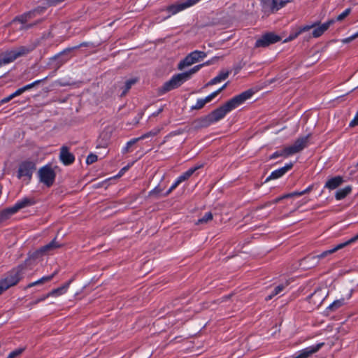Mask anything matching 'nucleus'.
<instances>
[{
  "mask_svg": "<svg viewBox=\"0 0 358 358\" xmlns=\"http://www.w3.org/2000/svg\"><path fill=\"white\" fill-rule=\"evenodd\" d=\"M44 8H37L15 18L10 24L8 32L10 40L15 41L24 30L31 28L40 22L39 20H33L38 15L43 11Z\"/></svg>",
  "mask_w": 358,
  "mask_h": 358,
  "instance_id": "f257e3e1",
  "label": "nucleus"
},
{
  "mask_svg": "<svg viewBox=\"0 0 358 358\" xmlns=\"http://www.w3.org/2000/svg\"><path fill=\"white\" fill-rule=\"evenodd\" d=\"M252 94L253 92L251 90L245 91L240 94L235 96L220 107L213 110L209 114L210 115L214 123L223 119L228 113L236 108L246 100L250 99Z\"/></svg>",
  "mask_w": 358,
  "mask_h": 358,
  "instance_id": "f03ea898",
  "label": "nucleus"
},
{
  "mask_svg": "<svg viewBox=\"0 0 358 358\" xmlns=\"http://www.w3.org/2000/svg\"><path fill=\"white\" fill-rule=\"evenodd\" d=\"M23 268L22 266H19L9 271L3 278L0 280V294L20 281L22 277Z\"/></svg>",
  "mask_w": 358,
  "mask_h": 358,
  "instance_id": "7ed1b4c3",
  "label": "nucleus"
},
{
  "mask_svg": "<svg viewBox=\"0 0 358 358\" xmlns=\"http://www.w3.org/2000/svg\"><path fill=\"white\" fill-rule=\"evenodd\" d=\"M36 170V164L33 161L25 160L19 164L17 177L18 179L29 182L33 173Z\"/></svg>",
  "mask_w": 358,
  "mask_h": 358,
  "instance_id": "20e7f679",
  "label": "nucleus"
},
{
  "mask_svg": "<svg viewBox=\"0 0 358 358\" xmlns=\"http://www.w3.org/2000/svg\"><path fill=\"white\" fill-rule=\"evenodd\" d=\"M39 181L46 187H51L55 180L56 173L50 164L41 167L38 171Z\"/></svg>",
  "mask_w": 358,
  "mask_h": 358,
  "instance_id": "39448f33",
  "label": "nucleus"
},
{
  "mask_svg": "<svg viewBox=\"0 0 358 358\" xmlns=\"http://www.w3.org/2000/svg\"><path fill=\"white\" fill-rule=\"evenodd\" d=\"M262 10L265 13H274L283 8L292 0H260Z\"/></svg>",
  "mask_w": 358,
  "mask_h": 358,
  "instance_id": "423d86ee",
  "label": "nucleus"
},
{
  "mask_svg": "<svg viewBox=\"0 0 358 358\" xmlns=\"http://www.w3.org/2000/svg\"><path fill=\"white\" fill-rule=\"evenodd\" d=\"M206 53L203 51L194 50L188 54L184 59L180 62L178 69L182 70L184 68L198 62L206 57Z\"/></svg>",
  "mask_w": 358,
  "mask_h": 358,
  "instance_id": "0eeeda50",
  "label": "nucleus"
},
{
  "mask_svg": "<svg viewBox=\"0 0 358 358\" xmlns=\"http://www.w3.org/2000/svg\"><path fill=\"white\" fill-rule=\"evenodd\" d=\"M36 203L34 197H23L18 200L13 206L6 209L7 213L9 214H14L20 210L31 206Z\"/></svg>",
  "mask_w": 358,
  "mask_h": 358,
  "instance_id": "6e6552de",
  "label": "nucleus"
},
{
  "mask_svg": "<svg viewBox=\"0 0 358 358\" xmlns=\"http://www.w3.org/2000/svg\"><path fill=\"white\" fill-rule=\"evenodd\" d=\"M309 135L297 138L293 145L285 147L289 156L293 155L303 150L308 145Z\"/></svg>",
  "mask_w": 358,
  "mask_h": 358,
  "instance_id": "1a4fd4ad",
  "label": "nucleus"
},
{
  "mask_svg": "<svg viewBox=\"0 0 358 358\" xmlns=\"http://www.w3.org/2000/svg\"><path fill=\"white\" fill-rule=\"evenodd\" d=\"M280 40V37L273 33L269 32L263 35L260 38L256 41L255 47H266L271 44L275 43Z\"/></svg>",
  "mask_w": 358,
  "mask_h": 358,
  "instance_id": "9d476101",
  "label": "nucleus"
},
{
  "mask_svg": "<svg viewBox=\"0 0 358 358\" xmlns=\"http://www.w3.org/2000/svg\"><path fill=\"white\" fill-rule=\"evenodd\" d=\"M59 159L64 165L67 166L74 162L75 157L73 155L69 152L66 146H62L60 149Z\"/></svg>",
  "mask_w": 358,
  "mask_h": 358,
  "instance_id": "9b49d317",
  "label": "nucleus"
},
{
  "mask_svg": "<svg viewBox=\"0 0 358 358\" xmlns=\"http://www.w3.org/2000/svg\"><path fill=\"white\" fill-rule=\"evenodd\" d=\"M322 343L315 345L308 346L299 352L297 356L294 358H308L311 355L317 352L323 345Z\"/></svg>",
  "mask_w": 358,
  "mask_h": 358,
  "instance_id": "f8f14e48",
  "label": "nucleus"
},
{
  "mask_svg": "<svg viewBox=\"0 0 358 358\" xmlns=\"http://www.w3.org/2000/svg\"><path fill=\"white\" fill-rule=\"evenodd\" d=\"M293 166L292 163L286 164L283 167L276 169L271 172V175L267 178L268 180L278 179L285 175Z\"/></svg>",
  "mask_w": 358,
  "mask_h": 358,
  "instance_id": "ddd939ff",
  "label": "nucleus"
},
{
  "mask_svg": "<svg viewBox=\"0 0 358 358\" xmlns=\"http://www.w3.org/2000/svg\"><path fill=\"white\" fill-rule=\"evenodd\" d=\"M36 47V44L31 43L27 45H22L14 49L15 54L17 58L25 56L32 52Z\"/></svg>",
  "mask_w": 358,
  "mask_h": 358,
  "instance_id": "4468645a",
  "label": "nucleus"
},
{
  "mask_svg": "<svg viewBox=\"0 0 358 358\" xmlns=\"http://www.w3.org/2000/svg\"><path fill=\"white\" fill-rule=\"evenodd\" d=\"M335 22L334 19H331L327 22L322 24L321 25L315 27L313 31V36L315 38L320 37L322 36L325 31L328 29V28Z\"/></svg>",
  "mask_w": 358,
  "mask_h": 358,
  "instance_id": "2eb2a0df",
  "label": "nucleus"
},
{
  "mask_svg": "<svg viewBox=\"0 0 358 358\" xmlns=\"http://www.w3.org/2000/svg\"><path fill=\"white\" fill-rule=\"evenodd\" d=\"M72 281H73V279H71L70 280H69L67 282H66L62 286H61L57 289H52L51 292H50L48 294H46V297H50V296L57 297L59 296L64 294L67 292V290L70 286V284L72 282Z\"/></svg>",
  "mask_w": 358,
  "mask_h": 358,
  "instance_id": "dca6fc26",
  "label": "nucleus"
},
{
  "mask_svg": "<svg viewBox=\"0 0 358 358\" xmlns=\"http://www.w3.org/2000/svg\"><path fill=\"white\" fill-rule=\"evenodd\" d=\"M345 247H346L345 242L339 243V244L336 245V246H334V248H332L331 249L325 250V251L322 252V253H320V255L314 256L313 258L317 259L325 258L327 256L336 252V251H338L341 249H343Z\"/></svg>",
  "mask_w": 358,
  "mask_h": 358,
  "instance_id": "f3484780",
  "label": "nucleus"
},
{
  "mask_svg": "<svg viewBox=\"0 0 358 358\" xmlns=\"http://www.w3.org/2000/svg\"><path fill=\"white\" fill-rule=\"evenodd\" d=\"M203 164H196L193 167H191L187 171L184 172L182 174H181L179 177H178V180L182 182L187 180H188L193 174L194 173L199 170V169L203 167Z\"/></svg>",
  "mask_w": 358,
  "mask_h": 358,
  "instance_id": "a211bd4d",
  "label": "nucleus"
},
{
  "mask_svg": "<svg viewBox=\"0 0 358 358\" xmlns=\"http://www.w3.org/2000/svg\"><path fill=\"white\" fill-rule=\"evenodd\" d=\"M229 75V71H221L217 76L211 79L206 86L214 85L226 80Z\"/></svg>",
  "mask_w": 358,
  "mask_h": 358,
  "instance_id": "6ab92c4d",
  "label": "nucleus"
},
{
  "mask_svg": "<svg viewBox=\"0 0 358 358\" xmlns=\"http://www.w3.org/2000/svg\"><path fill=\"white\" fill-rule=\"evenodd\" d=\"M17 59V56L15 54L14 49L10 50L9 51H6L3 55L2 57L0 58V65L6 64L10 63Z\"/></svg>",
  "mask_w": 358,
  "mask_h": 358,
  "instance_id": "aec40b11",
  "label": "nucleus"
},
{
  "mask_svg": "<svg viewBox=\"0 0 358 358\" xmlns=\"http://www.w3.org/2000/svg\"><path fill=\"white\" fill-rule=\"evenodd\" d=\"M343 182L341 176H336L328 180L324 185V187L329 189H334L340 186Z\"/></svg>",
  "mask_w": 358,
  "mask_h": 358,
  "instance_id": "412c9836",
  "label": "nucleus"
},
{
  "mask_svg": "<svg viewBox=\"0 0 358 358\" xmlns=\"http://www.w3.org/2000/svg\"><path fill=\"white\" fill-rule=\"evenodd\" d=\"M59 247H60V245H59L54 239L48 244L41 248L40 250H38V252L41 253L48 254L51 250L58 248Z\"/></svg>",
  "mask_w": 358,
  "mask_h": 358,
  "instance_id": "4be33fe9",
  "label": "nucleus"
},
{
  "mask_svg": "<svg viewBox=\"0 0 358 358\" xmlns=\"http://www.w3.org/2000/svg\"><path fill=\"white\" fill-rule=\"evenodd\" d=\"M213 99L212 95L210 94L203 99H199L194 106L192 107V109L199 110L202 108L207 103Z\"/></svg>",
  "mask_w": 358,
  "mask_h": 358,
  "instance_id": "5701e85b",
  "label": "nucleus"
},
{
  "mask_svg": "<svg viewBox=\"0 0 358 358\" xmlns=\"http://www.w3.org/2000/svg\"><path fill=\"white\" fill-rule=\"evenodd\" d=\"M289 283L286 281L275 287L272 293L266 297V300H271L273 296L280 294L288 286Z\"/></svg>",
  "mask_w": 358,
  "mask_h": 358,
  "instance_id": "b1692460",
  "label": "nucleus"
},
{
  "mask_svg": "<svg viewBox=\"0 0 358 358\" xmlns=\"http://www.w3.org/2000/svg\"><path fill=\"white\" fill-rule=\"evenodd\" d=\"M57 273V271H55L52 274L50 275L43 276L38 280L33 282L27 285V287H32L34 286L43 284L44 282L50 281Z\"/></svg>",
  "mask_w": 358,
  "mask_h": 358,
  "instance_id": "393cba45",
  "label": "nucleus"
},
{
  "mask_svg": "<svg viewBox=\"0 0 358 358\" xmlns=\"http://www.w3.org/2000/svg\"><path fill=\"white\" fill-rule=\"evenodd\" d=\"M345 298H341L338 300H335L332 303H331L327 308V311H335L338 310L341 306H344L345 304Z\"/></svg>",
  "mask_w": 358,
  "mask_h": 358,
  "instance_id": "a878e982",
  "label": "nucleus"
},
{
  "mask_svg": "<svg viewBox=\"0 0 358 358\" xmlns=\"http://www.w3.org/2000/svg\"><path fill=\"white\" fill-rule=\"evenodd\" d=\"M171 80H172V83H173V85H175L176 88L180 87L183 83H185L187 80L185 75L182 74V73L174 75L173 76H172Z\"/></svg>",
  "mask_w": 358,
  "mask_h": 358,
  "instance_id": "bb28decb",
  "label": "nucleus"
},
{
  "mask_svg": "<svg viewBox=\"0 0 358 358\" xmlns=\"http://www.w3.org/2000/svg\"><path fill=\"white\" fill-rule=\"evenodd\" d=\"M352 190L350 186H347L343 189H338L335 194V197L337 200H341L348 195Z\"/></svg>",
  "mask_w": 358,
  "mask_h": 358,
  "instance_id": "cd10ccee",
  "label": "nucleus"
},
{
  "mask_svg": "<svg viewBox=\"0 0 358 358\" xmlns=\"http://www.w3.org/2000/svg\"><path fill=\"white\" fill-rule=\"evenodd\" d=\"M176 88V87L175 85H173V83H172V80L170 79L159 88V92L160 94H165Z\"/></svg>",
  "mask_w": 358,
  "mask_h": 358,
  "instance_id": "c85d7f7f",
  "label": "nucleus"
},
{
  "mask_svg": "<svg viewBox=\"0 0 358 358\" xmlns=\"http://www.w3.org/2000/svg\"><path fill=\"white\" fill-rule=\"evenodd\" d=\"M203 66V64H199L196 66H194L193 68L189 69V71L182 73V74L185 75L186 80H189L191 76L198 72L202 67Z\"/></svg>",
  "mask_w": 358,
  "mask_h": 358,
  "instance_id": "c756f323",
  "label": "nucleus"
},
{
  "mask_svg": "<svg viewBox=\"0 0 358 358\" xmlns=\"http://www.w3.org/2000/svg\"><path fill=\"white\" fill-rule=\"evenodd\" d=\"M199 125L203 127H206L210 126L212 124H214V122L213 121V119L210 114H208V115H206L203 117H201V119H199Z\"/></svg>",
  "mask_w": 358,
  "mask_h": 358,
  "instance_id": "7c9ffc66",
  "label": "nucleus"
},
{
  "mask_svg": "<svg viewBox=\"0 0 358 358\" xmlns=\"http://www.w3.org/2000/svg\"><path fill=\"white\" fill-rule=\"evenodd\" d=\"M163 188L160 186H157L149 192V195L155 198H159L160 196H164V193H163Z\"/></svg>",
  "mask_w": 358,
  "mask_h": 358,
  "instance_id": "2f4dec72",
  "label": "nucleus"
},
{
  "mask_svg": "<svg viewBox=\"0 0 358 358\" xmlns=\"http://www.w3.org/2000/svg\"><path fill=\"white\" fill-rule=\"evenodd\" d=\"M213 216L212 213L208 212V213H205V215L199 219L197 220V222H196V224H206L209 221H211L213 220Z\"/></svg>",
  "mask_w": 358,
  "mask_h": 358,
  "instance_id": "473e14b6",
  "label": "nucleus"
},
{
  "mask_svg": "<svg viewBox=\"0 0 358 358\" xmlns=\"http://www.w3.org/2000/svg\"><path fill=\"white\" fill-rule=\"evenodd\" d=\"M315 25H316V24H310V25H305V26L300 27L299 31L294 35L289 36V39L292 40V39L296 38L300 34L305 32L306 31H308L309 29L315 27Z\"/></svg>",
  "mask_w": 358,
  "mask_h": 358,
  "instance_id": "72a5a7b5",
  "label": "nucleus"
},
{
  "mask_svg": "<svg viewBox=\"0 0 358 358\" xmlns=\"http://www.w3.org/2000/svg\"><path fill=\"white\" fill-rule=\"evenodd\" d=\"M279 157H289V154H287V152H286V148H283L281 150H278V151L273 152L270 156V159H276V158H278Z\"/></svg>",
  "mask_w": 358,
  "mask_h": 358,
  "instance_id": "f704fd0d",
  "label": "nucleus"
},
{
  "mask_svg": "<svg viewBox=\"0 0 358 358\" xmlns=\"http://www.w3.org/2000/svg\"><path fill=\"white\" fill-rule=\"evenodd\" d=\"M136 81L137 80L135 78H131V79L127 80L125 82L124 88L122 92V95H124L125 94H127V92L130 90L131 86L136 83Z\"/></svg>",
  "mask_w": 358,
  "mask_h": 358,
  "instance_id": "c9c22d12",
  "label": "nucleus"
},
{
  "mask_svg": "<svg viewBox=\"0 0 358 358\" xmlns=\"http://www.w3.org/2000/svg\"><path fill=\"white\" fill-rule=\"evenodd\" d=\"M24 351V348H17V349L14 350L13 351L10 352L6 358H17V357H20Z\"/></svg>",
  "mask_w": 358,
  "mask_h": 358,
  "instance_id": "e433bc0d",
  "label": "nucleus"
},
{
  "mask_svg": "<svg viewBox=\"0 0 358 358\" xmlns=\"http://www.w3.org/2000/svg\"><path fill=\"white\" fill-rule=\"evenodd\" d=\"M159 131H160L159 129L155 128L153 130L143 134L141 136L138 137V138H139V141H140V140H143L145 138H149L151 136H156L159 132Z\"/></svg>",
  "mask_w": 358,
  "mask_h": 358,
  "instance_id": "4c0bfd02",
  "label": "nucleus"
},
{
  "mask_svg": "<svg viewBox=\"0 0 358 358\" xmlns=\"http://www.w3.org/2000/svg\"><path fill=\"white\" fill-rule=\"evenodd\" d=\"M139 141V138H133L128 141L126 144V145L122 148V153H127L129 152L130 148L134 145L136 143H137Z\"/></svg>",
  "mask_w": 358,
  "mask_h": 358,
  "instance_id": "58836bf2",
  "label": "nucleus"
},
{
  "mask_svg": "<svg viewBox=\"0 0 358 358\" xmlns=\"http://www.w3.org/2000/svg\"><path fill=\"white\" fill-rule=\"evenodd\" d=\"M351 12L350 8L345 9L343 12H342L340 15H338L336 19H334L336 21H342L344 20Z\"/></svg>",
  "mask_w": 358,
  "mask_h": 358,
  "instance_id": "ea45409f",
  "label": "nucleus"
},
{
  "mask_svg": "<svg viewBox=\"0 0 358 358\" xmlns=\"http://www.w3.org/2000/svg\"><path fill=\"white\" fill-rule=\"evenodd\" d=\"M181 182L178 180V178L175 180V182L171 185L170 188L164 194V196H168L173 189H175Z\"/></svg>",
  "mask_w": 358,
  "mask_h": 358,
  "instance_id": "a19ab883",
  "label": "nucleus"
},
{
  "mask_svg": "<svg viewBox=\"0 0 358 358\" xmlns=\"http://www.w3.org/2000/svg\"><path fill=\"white\" fill-rule=\"evenodd\" d=\"M45 79H46V78H45L42 80H35L34 82L22 87V88H23L24 91L25 92V91L29 90L31 88L34 87L35 85L41 83L43 80H45Z\"/></svg>",
  "mask_w": 358,
  "mask_h": 358,
  "instance_id": "79ce46f5",
  "label": "nucleus"
},
{
  "mask_svg": "<svg viewBox=\"0 0 358 358\" xmlns=\"http://www.w3.org/2000/svg\"><path fill=\"white\" fill-rule=\"evenodd\" d=\"M98 159L97 156L95 154L91 153L90 154L86 159V163L87 164H92L96 162Z\"/></svg>",
  "mask_w": 358,
  "mask_h": 358,
  "instance_id": "37998d69",
  "label": "nucleus"
},
{
  "mask_svg": "<svg viewBox=\"0 0 358 358\" xmlns=\"http://www.w3.org/2000/svg\"><path fill=\"white\" fill-rule=\"evenodd\" d=\"M227 83L224 84L220 88H219L217 90L212 92L210 94L212 95L213 98L214 99L215 96H217L222 91H223L227 86Z\"/></svg>",
  "mask_w": 358,
  "mask_h": 358,
  "instance_id": "c03bdc74",
  "label": "nucleus"
},
{
  "mask_svg": "<svg viewBox=\"0 0 358 358\" xmlns=\"http://www.w3.org/2000/svg\"><path fill=\"white\" fill-rule=\"evenodd\" d=\"M357 241H358V234H356L355 236L352 237L351 238H350L349 240L345 241V243L346 246H348L352 243H355Z\"/></svg>",
  "mask_w": 358,
  "mask_h": 358,
  "instance_id": "a18cd8bd",
  "label": "nucleus"
},
{
  "mask_svg": "<svg viewBox=\"0 0 358 358\" xmlns=\"http://www.w3.org/2000/svg\"><path fill=\"white\" fill-rule=\"evenodd\" d=\"M358 125V112L356 113L355 117L350 122V127H355Z\"/></svg>",
  "mask_w": 358,
  "mask_h": 358,
  "instance_id": "49530a36",
  "label": "nucleus"
},
{
  "mask_svg": "<svg viewBox=\"0 0 358 358\" xmlns=\"http://www.w3.org/2000/svg\"><path fill=\"white\" fill-rule=\"evenodd\" d=\"M23 92H24V91L23 88L21 87V88H19L18 90H17L15 92L12 93L11 95L13 98H15L17 96H20Z\"/></svg>",
  "mask_w": 358,
  "mask_h": 358,
  "instance_id": "de8ad7c7",
  "label": "nucleus"
},
{
  "mask_svg": "<svg viewBox=\"0 0 358 358\" xmlns=\"http://www.w3.org/2000/svg\"><path fill=\"white\" fill-rule=\"evenodd\" d=\"M13 99V97L12 96L11 94H10L9 96H8L3 98V99H1L0 103H2V104L3 103H6L10 101Z\"/></svg>",
  "mask_w": 358,
  "mask_h": 358,
  "instance_id": "09e8293b",
  "label": "nucleus"
},
{
  "mask_svg": "<svg viewBox=\"0 0 358 358\" xmlns=\"http://www.w3.org/2000/svg\"><path fill=\"white\" fill-rule=\"evenodd\" d=\"M313 188V185H309L307 188H306L303 191H301V194L303 195L305 194H307V193H309L310 192L312 191Z\"/></svg>",
  "mask_w": 358,
  "mask_h": 358,
  "instance_id": "8fccbe9b",
  "label": "nucleus"
},
{
  "mask_svg": "<svg viewBox=\"0 0 358 358\" xmlns=\"http://www.w3.org/2000/svg\"><path fill=\"white\" fill-rule=\"evenodd\" d=\"M289 196L290 197H293V196H302L301 194V192H299V191H295V192H293L292 193H289Z\"/></svg>",
  "mask_w": 358,
  "mask_h": 358,
  "instance_id": "3c124183",
  "label": "nucleus"
},
{
  "mask_svg": "<svg viewBox=\"0 0 358 358\" xmlns=\"http://www.w3.org/2000/svg\"><path fill=\"white\" fill-rule=\"evenodd\" d=\"M282 196V199H287V198H290V196H289V194H284Z\"/></svg>",
  "mask_w": 358,
  "mask_h": 358,
  "instance_id": "603ef678",
  "label": "nucleus"
},
{
  "mask_svg": "<svg viewBox=\"0 0 358 358\" xmlns=\"http://www.w3.org/2000/svg\"><path fill=\"white\" fill-rule=\"evenodd\" d=\"M281 200H282V196H280V197L276 198V199L273 201V202H274L275 203H276L279 202V201H281Z\"/></svg>",
  "mask_w": 358,
  "mask_h": 358,
  "instance_id": "864d4df0",
  "label": "nucleus"
},
{
  "mask_svg": "<svg viewBox=\"0 0 358 358\" xmlns=\"http://www.w3.org/2000/svg\"><path fill=\"white\" fill-rule=\"evenodd\" d=\"M358 37V31L356 32L355 34H353L352 36H351V38H356Z\"/></svg>",
  "mask_w": 358,
  "mask_h": 358,
  "instance_id": "5fc2aeb1",
  "label": "nucleus"
},
{
  "mask_svg": "<svg viewBox=\"0 0 358 358\" xmlns=\"http://www.w3.org/2000/svg\"><path fill=\"white\" fill-rule=\"evenodd\" d=\"M48 297H46V295L41 297L40 299H38L37 301H44L45 299H46Z\"/></svg>",
  "mask_w": 358,
  "mask_h": 358,
  "instance_id": "6e6d98bb",
  "label": "nucleus"
},
{
  "mask_svg": "<svg viewBox=\"0 0 358 358\" xmlns=\"http://www.w3.org/2000/svg\"><path fill=\"white\" fill-rule=\"evenodd\" d=\"M211 64V62L210 61H207L205 63H203L202 64H203V66H207V65H209Z\"/></svg>",
  "mask_w": 358,
  "mask_h": 358,
  "instance_id": "4d7b16f0",
  "label": "nucleus"
},
{
  "mask_svg": "<svg viewBox=\"0 0 358 358\" xmlns=\"http://www.w3.org/2000/svg\"><path fill=\"white\" fill-rule=\"evenodd\" d=\"M309 200L308 199H303L302 200L301 202V205L302 204H304V203H306Z\"/></svg>",
  "mask_w": 358,
  "mask_h": 358,
  "instance_id": "13d9d810",
  "label": "nucleus"
},
{
  "mask_svg": "<svg viewBox=\"0 0 358 358\" xmlns=\"http://www.w3.org/2000/svg\"><path fill=\"white\" fill-rule=\"evenodd\" d=\"M353 39H354V38H351V36H350V37H349V38H346V39L345 40V42H348V41H350L351 40H353Z\"/></svg>",
  "mask_w": 358,
  "mask_h": 358,
  "instance_id": "bf43d9fd",
  "label": "nucleus"
},
{
  "mask_svg": "<svg viewBox=\"0 0 358 358\" xmlns=\"http://www.w3.org/2000/svg\"><path fill=\"white\" fill-rule=\"evenodd\" d=\"M350 297H351V294H350L348 295V299H350Z\"/></svg>",
  "mask_w": 358,
  "mask_h": 358,
  "instance_id": "052dcab7",
  "label": "nucleus"
},
{
  "mask_svg": "<svg viewBox=\"0 0 358 358\" xmlns=\"http://www.w3.org/2000/svg\"><path fill=\"white\" fill-rule=\"evenodd\" d=\"M357 166H358V162H357Z\"/></svg>",
  "mask_w": 358,
  "mask_h": 358,
  "instance_id": "680f3d73",
  "label": "nucleus"
}]
</instances>
